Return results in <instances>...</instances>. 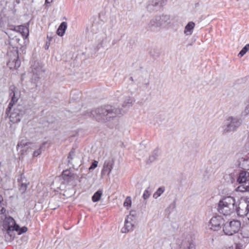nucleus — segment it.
Instances as JSON below:
<instances>
[{
    "label": "nucleus",
    "mask_w": 249,
    "mask_h": 249,
    "mask_svg": "<svg viewBox=\"0 0 249 249\" xmlns=\"http://www.w3.org/2000/svg\"><path fill=\"white\" fill-rule=\"evenodd\" d=\"M237 181L240 184L237 191L241 192L249 191V172L242 171L239 175Z\"/></svg>",
    "instance_id": "nucleus-3"
},
{
    "label": "nucleus",
    "mask_w": 249,
    "mask_h": 249,
    "mask_svg": "<svg viewBox=\"0 0 249 249\" xmlns=\"http://www.w3.org/2000/svg\"><path fill=\"white\" fill-rule=\"evenodd\" d=\"M18 147H19V143H18Z\"/></svg>",
    "instance_id": "nucleus-30"
},
{
    "label": "nucleus",
    "mask_w": 249,
    "mask_h": 249,
    "mask_svg": "<svg viewBox=\"0 0 249 249\" xmlns=\"http://www.w3.org/2000/svg\"><path fill=\"white\" fill-rule=\"evenodd\" d=\"M53 0H45V3L46 4H50L51 2H52Z\"/></svg>",
    "instance_id": "nucleus-26"
},
{
    "label": "nucleus",
    "mask_w": 249,
    "mask_h": 249,
    "mask_svg": "<svg viewBox=\"0 0 249 249\" xmlns=\"http://www.w3.org/2000/svg\"><path fill=\"white\" fill-rule=\"evenodd\" d=\"M249 50V44H248L241 50L238 54L240 57L243 56Z\"/></svg>",
    "instance_id": "nucleus-19"
},
{
    "label": "nucleus",
    "mask_w": 249,
    "mask_h": 249,
    "mask_svg": "<svg viewBox=\"0 0 249 249\" xmlns=\"http://www.w3.org/2000/svg\"><path fill=\"white\" fill-rule=\"evenodd\" d=\"M224 220L221 216H216L212 217L210 220L211 229L213 231H218L224 225Z\"/></svg>",
    "instance_id": "nucleus-6"
},
{
    "label": "nucleus",
    "mask_w": 249,
    "mask_h": 249,
    "mask_svg": "<svg viewBox=\"0 0 249 249\" xmlns=\"http://www.w3.org/2000/svg\"><path fill=\"white\" fill-rule=\"evenodd\" d=\"M63 180V183H68L75 179V175L70 170H64L61 175Z\"/></svg>",
    "instance_id": "nucleus-9"
},
{
    "label": "nucleus",
    "mask_w": 249,
    "mask_h": 249,
    "mask_svg": "<svg viewBox=\"0 0 249 249\" xmlns=\"http://www.w3.org/2000/svg\"><path fill=\"white\" fill-rule=\"evenodd\" d=\"M27 188V184L26 183H21L20 186V190L22 191V193H25Z\"/></svg>",
    "instance_id": "nucleus-20"
},
{
    "label": "nucleus",
    "mask_w": 249,
    "mask_h": 249,
    "mask_svg": "<svg viewBox=\"0 0 249 249\" xmlns=\"http://www.w3.org/2000/svg\"><path fill=\"white\" fill-rule=\"evenodd\" d=\"M235 199L231 196L223 198L218 204V212L225 215L231 214L234 210Z\"/></svg>",
    "instance_id": "nucleus-1"
},
{
    "label": "nucleus",
    "mask_w": 249,
    "mask_h": 249,
    "mask_svg": "<svg viewBox=\"0 0 249 249\" xmlns=\"http://www.w3.org/2000/svg\"><path fill=\"white\" fill-rule=\"evenodd\" d=\"M114 164V160L113 159L106 160L104 162L103 169L101 171V175H105L109 176Z\"/></svg>",
    "instance_id": "nucleus-7"
},
{
    "label": "nucleus",
    "mask_w": 249,
    "mask_h": 249,
    "mask_svg": "<svg viewBox=\"0 0 249 249\" xmlns=\"http://www.w3.org/2000/svg\"><path fill=\"white\" fill-rule=\"evenodd\" d=\"M9 59L7 63L8 67L11 70H17L20 66L21 62L19 59L18 51L17 50L11 51L8 53Z\"/></svg>",
    "instance_id": "nucleus-4"
},
{
    "label": "nucleus",
    "mask_w": 249,
    "mask_h": 249,
    "mask_svg": "<svg viewBox=\"0 0 249 249\" xmlns=\"http://www.w3.org/2000/svg\"><path fill=\"white\" fill-rule=\"evenodd\" d=\"M12 93L13 96L12 97L11 101L9 104L8 108L6 109V113L7 114H8V113L11 111L13 106L17 102L18 100V98L16 97L15 93L14 90H12Z\"/></svg>",
    "instance_id": "nucleus-14"
},
{
    "label": "nucleus",
    "mask_w": 249,
    "mask_h": 249,
    "mask_svg": "<svg viewBox=\"0 0 249 249\" xmlns=\"http://www.w3.org/2000/svg\"><path fill=\"white\" fill-rule=\"evenodd\" d=\"M195 26V24L193 22H189L185 26L184 32L186 34L191 35L192 31L193 30Z\"/></svg>",
    "instance_id": "nucleus-15"
},
{
    "label": "nucleus",
    "mask_w": 249,
    "mask_h": 249,
    "mask_svg": "<svg viewBox=\"0 0 249 249\" xmlns=\"http://www.w3.org/2000/svg\"><path fill=\"white\" fill-rule=\"evenodd\" d=\"M103 192L102 190H98L94 193L93 196H92V200L94 202L98 201L102 196Z\"/></svg>",
    "instance_id": "nucleus-16"
},
{
    "label": "nucleus",
    "mask_w": 249,
    "mask_h": 249,
    "mask_svg": "<svg viewBox=\"0 0 249 249\" xmlns=\"http://www.w3.org/2000/svg\"><path fill=\"white\" fill-rule=\"evenodd\" d=\"M111 107L109 106H106L105 107H101L96 109L95 112L99 114L101 117L107 116L108 114L112 113V109H110Z\"/></svg>",
    "instance_id": "nucleus-11"
},
{
    "label": "nucleus",
    "mask_w": 249,
    "mask_h": 249,
    "mask_svg": "<svg viewBox=\"0 0 249 249\" xmlns=\"http://www.w3.org/2000/svg\"><path fill=\"white\" fill-rule=\"evenodd\" d=\"M28 230V229L26 227L24 226L21 228L19 227V230H18L17 231H18V234H21L23 233L26 232Z\"/></svg>",
    "instance_id": "nucleus-21"
},
{
    "label": "nucleus",
    "mask_w": 249,
    "mask_h": 249,
    "mask_svg": "<svg viewBox=\"0 0 249 249\" xmlns=\"http://www.w3.org/2000/svg\"><path fill=\"white\" fill-rule=\"evenodd\" d=\"M10 121L15 124L18 123L20 121V110L18 109H14L13 112L9 117Z\"/></svg>",
    "instance_id": "nucleus-12"
},
{
    "label": "nucleus",
    "mask_w": 249,
    "mask_h": 249,
    "mask_svg": "<svg viewBox=\"0 0 249 249\" xmlns=\"http://www.w3.org/2000/svg\"><path fill=\"white\" fill-rule=\"evenodd\" d=\"M13 39H15L17 43H19L20 41V39L17 37L16 36H15V38H13Z\"/></svg>",
    "instance_id": "nucleus-27"
},
{
    "label": "nucleus",
    "mask_w": 249,
    "mask_h": 249,
    "mask_svg": "<svg viewBox=\"0 0 249 249\" xmlns=\"http://www.w3.org/2000/svg\"><path fill=\"white\" fill-rule=\"evenodd\" d=\"M150 196V192L147 190H145L143 194V198L144 199H146Z\"/></svg>",
    "instance_id": "nucleus-23"
},
{
    "label": "nucleus",
    "mask_w": 249,
    "mask_h": 249,
    "mask_svg": "<svg viewBox=\"0 0 249 249\" xmlns=\"http://www.w3.org/2000/svg\"><path fill=\"white\" fill-rule=\"evenodd\" d=\"M131 204L132 201L131 197L127 196L124 202V207H126L127 209H129V208L131 207Z\"/></svg>",
    "instance_id": "nucleus-17"
},
{
    "label": "nucleus",
    "mask_w": 249,
    "mask_h": 249,
    "mask_svg": "<svg viewBox=\"0 0 249 249\" xmlns=\"http://www.w3.org/2000/svg\"><path fill=\"white\" fill-rule=\"evenodd\" d=\"M6 209L2 207L0 211V214H5L6 213Z\"/></svg>",
    "instance_id": "nucleus-25"
},
{
    "label": "nucleus",
    "mask_w": 249,
    "mask_h": 249,
    "mask_svg": "<svg viewBox=\"0 0 249 249\" xmlns=\"http://www.w3.org/2000/svg\"><path fill=\"white\" fill-rule=\"evenodd\" d=\"M12 30L19 33L24 38H27L29 35V29L23 25L15 26Z\"/></svg>",
    "instance_id": "nucleus-10"
},
{
    "label": "nucleus",
    "mask_w": 249,
    "mask_h": 249,
    "mask_svg": "<svg viewBox=\"0 0 249 249\" xmlns=\"http://www.w3.org/2000/svg\"><path fill=\"white\" fill-rule=\"evenodd\" d=\"M133 215H128L125 220L124 226L123 228L122 231L123 232H127L133 230L135 221H133Z\"/></svg>",
    "instance_id": "nucleus-8"
},
{
    "label": "nucleus",
    "mask_w": 249,
    "mask_h": 249,
    "mask_svg": "<svg viewBox=\"0 0 249 249\" xmlns=\"http://www.w3.org/2000/svg\"><path fill=\"white\" fill-rule=\"evenodd\" d=\"M113 117V116H109L107 117V118H110Z\"/></svg>",
    "instance_id": "nucleus-29"
},
{
    "label": "nucleus",
    "mask_w": 249,
    "mask_h": 249,
    "mask_svg": "<svg viewBox=\"0 0 249 249\" xmlns=\"http://www.w3.org/2000/svg\"><path fill=\"white\" fill-rule=\"evenodd\" d=\"M240 228V222L239 220H233L224 224L223 231L225 234L230 236L238 232Z\"/></svg>",
    "instance_id": "nucleus-2"
},
{
    "label": "nucleus",
    "mask_w": 249,
    "mask_h": 249,
    "mask_svg": "<svg viewBox=\"0 0 249 249\" xmlns=\"http://www.w3.org/2000/svg\"><path fill=\"white\" fill-rule=\"evenodd\" d=\"M3 200V197L1 195H0V203L2 202Z\"/></svg>",
    "instance_id": "nucleus-28"
},
{
    "label": "nucleus",
    "mask_w": 249,
    "mask_h": 249,
    "mask_svg": "<svg viewBox=\"0 0 249 249\" xmlns=\"http://www.w3.org/2000/svg\"><path fill=\"white\" fill-rule=\"evenodd\" d=\"M41 153V149H38V150L37 151H36L34 152V154H33V156L34 157H37L39 155H40Z\"/></svg>",
    "instance_id": "nucleus-24"
},
{
    "label": "nucleus",
    "mask_w": 249,
    "mask_h": 249,
    "mask_svg": "<svg viewBox=\"0 0 249 249\" xmlns=\"http://www.w3.org/2000/svg\"><path fill=\"white\" fill-rule=\"evenodd\" d=\"M98 162L96 160H94V161L92 162V164L90 165V167L89 168V170H93L96 167H97Z\"/></svg>",
    "instance_id": "nucleus-22"
},
{
    "label": "nucleus",
    "mask_w": 249,
    "mask_h": 249,
    "mask_svg": "<svg viewBox=\"0 0 249 249\" xmlns=\"http://www.w3.org/2000/svg\"><path fill=\"white\" fill-rule=\"evenodd\" d=\"M164 189L162 187L159 188L157 191L154 194L153 197L155 198L159 197L164 192Z\"/></svg>",
    "instance_id": "nucleus-18"
},
{
    "label": "nucleus",
    "mask_w": 249,
    "mask_h": 249,
    "mask_svg": "<svg viewBox=\"0 0 249 249\" xmlns=\"http://www.w3.org/2000/svg\"><path fill=\"white\" fill-rule=\"evenodd\" d=\"M2 226L10 234L11 231L19 230V225L16 224L14 219L11 216H6L2 222Z\"/></svg>",
    "instance_id": "nucleus-5"
},
{
    "label": "nucleus",
    "mask_w": 249,
    "mask_h": 249,
    "mask_svg": "<svg viewBox=\"0 0 249 249\" xmlns=\"http://www.w3.org/2000/svg\"><path fill=\"white\" fill-rule=\"evenodd\" d=\"M67 22L64 21L62 22L59 26L58 27V28L57 30L56 33L57 34L60 36H62L67 29Z\"/></svg>",
    "instance_id": "nucleus-13"
}]
</instances>
